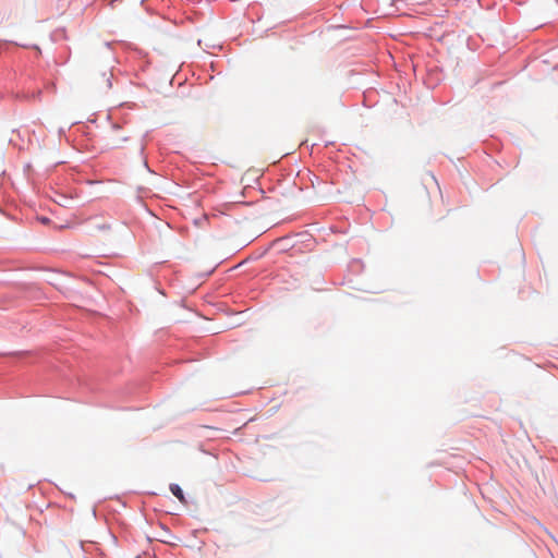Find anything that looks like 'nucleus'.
<instances>
[{"label": "nucleus", "mask_w": 558, "mask_h": 558, "mask_svg": "<svg viewBox=\"0 0 558 558\" xmlns=\"http://www.w3.org/2000/svg\"><path fill=\"white\" fill-rule=\"evenodd\" d=\"M129 140L128 135L121 134V128L113 125L109 134L108 141L111 148H119Z\"/></svg>", "instance_id": "nucleus-1"}, {"label": "nucleus", "mask_w": 558, "mask_h": 558, "mask_svg": "<svg viewBox=\"0 0 558 558\" xmlns=\"http://www.w3.org/2000/svg\"><path fill=\"white\" fill-rule=\"evenodd\" d=\"M111 72L109 71H105L102 74H101V77L100 80H97L96 77L93 80L94 84L99 87V88H110L111 87Z\"/></svg>", "instance_id": "nucleus-2"}, {"label": "nucleus", "mask_w": 558, "mask_h": 558, "mask_svg": "<svg viewBox=\"0 0 558 558\" xmlns=\"http://www.w3.org/2000/svg\"><path fill=\"white\" fill-rule=\"evenodd\" d=\"M170 490L180 501H182V502L185 501L183 490L181 489V487L178 484H171Z\"/></svg>", "instance_id": "nucleus-3"}, {"label": "nucleus", "mask_w": 558, "mask_h": 558, "mask_svg": "<svg viewBox=\"0 0 558 558\" xmlns=\"http://www.w3.org/2000/svg\"><path fill=\"white\" fill-rule=\"evenodd\" d=\"M99 229H101V230L109 229V226L104 223V225L99 226Z\"/></svg>", "instance_id": "nucleus-4"}, {"label": "nucleus", "mask_w": 558, "mask_h": 558, "mask_svg": "<svg viewBox=\"0 0 558 558\" xmlns=\"http://www.w3.org/2000/svg\"><path fill=\"white\" fill-rule=\"evenodd\" d=\"M218 258L220 259V262H222L225 259V253H221Z\"/></svg>", "instance_id": "nucleus-5"}, {"label": "nucleus", "mask_w": 558, "mask_h": 558, "mask_svg": "<svg viewBox=\"0 0 558 558\" xmlns=\"http://www.w3.org/2000/svg\"><path fill=\"white\" fill-rule=\"evenodd\" d=\"M49 221L48 218H41V222L47 223Z\"/></svg>", "instance_id": "nucleus-6"}, {"label": "nucleus", "mask_w": 558, "mask_h": 558, "mask_svg": "<svg viewBox=\"0 0 558 558\" xmlns=\"http://www.w3.org/2000/svg\"><path fill=\"white\" fill-rule=\"evenodd\" d=\"M63 199H66V196H63L62 198H60L59 205H62Z\"/></svg>", "instance_id": "nucleus-7"}, {"label": "nucleus", "mask_w": 558, "mask_h": 558, "mask_svg": "<svg viewBox=\"0 0 558 558\" xmlns=\"http://www.w3.org/2000/svg\"><path fill=\"white\" fill-rule=\"evenodd\" d=\"M63 199H66V196H63L62 198H60L59 205H62Z\"/></svg>", "instance_id": "nucleus-8"}, {"label": "nucleus", "mask_w": 558, "mask_h": 558, "mask_svg": "<svg viewBox=\"0 0 558 558\" xmlns=\"http://www.w3.org/2000/svg\"><path fill=\"white\" fill-rule=\"evenodd\" d=\"M63 199H66V196H63L62 198H60L59 205H62Z\"/></svg>", "instance_id": "nucleus-9"}]
</instances>
